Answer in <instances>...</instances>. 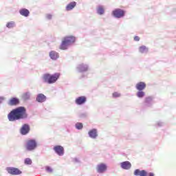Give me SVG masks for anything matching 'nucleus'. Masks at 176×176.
<instances>
[{
  "label": "nucleus",
  "mask_w": 176,
  "mask_h": 176,
  "mask_svg": "<svg viewBox=\"0 0 176 176\" xmlns=\"http://www.w3.org/2000/svg\"><path fill=\"white\" fill-rule=\"evenodd\" d=\"M27 109L24 107H19L12 109L8 115V119L10 122H16L21 119H27Z\"/></svg>",
  "instance_id": "nucleus-1"
},
{
  "label": "nucleus",
  "mask_w": 176,
  "mask_h": 176,
  "mask_svg": "<svg viewBox=\"0 0 176 176\" xmlns=\"http://www.w3.org/2000/svg\"><path fill=\"white\" fill-rule=\"evenodd\" d=\"M58 78H60V73H55L52 75L50 74H45L43 76V80L45 83L52 85V83H56Z\"/></svg>",
  "instance_id": "nucleus-2"
},
{
  "label": "nucleus",
  "mask_w": 176,
  "mask_h": 176,
  "mask_svg": "<svg viewBox=\"0 0 176 176\" xmlns=\"http://www.w3.org/2000/svg\"><path fill=\"white\" fill-rule=\"evenodd\" d=\"M38 146V142L34 139H30L26 141L25 148L29 151H34Z\"/></svg>",
  "instance_id": "nucleus-3"
},
{
  "label": "nucleus",
  "mask_w": 176,
  "mask_h": 176,
  "mask_svg": "<svg viewBox=\"0 0 176 176\" xmlns=\"http://www.w3.org/2000/svg\"><path fill=\"white\" fill-rule=\"evenodd\" d=\"M126 12L120 8H117L112 12L113 16L117 19H121L124 17Z\"/></svg>",
  "instance_id": "nucleus-4"
},
{
  "label": "nucleus",
  "mask_w": 176,
  "mask_h": 176,
  "mask_svg": "<svg viewBox=\"0 0 176 176\" xmlns=\"http://www.w3.org/2000/svg\"><path fill=\"white\" fill-rule=\"evenodd\" d=\"M7 171L8 174H11V175H20L21 174V170H20L17 168H7Z\"/></svg>",
  "instance_id": "nucleus-5"
},
{
  "label": "nucleus",
  "mask_w": 176,
  "mask_h": 176,
  "mask_svg": "<svg viewBox=\"0 0 176 176\" xmlns=\"http://www.w3.org/2000/svg\"><path fill=\"white\" fill-rule=\"evenodd\" d=\"M30 125L28 124H24L20 129V133L22 135H27L30 133Z\"/></svg>",
  "instance_id": "nucleus-6"
},
{
  "label": "nucleus",
  "mask_w": 176,
  "mask_h": 176,
  "mask_svg": "<svg viewBox=\"0 0 176 176\" xmlns=\"http://www.w3.org/2000/svg\"><path fill=\"white\" fill-rule=\"evenodd\" d=\"M19 104L20 100L17 98H11L8 102V104L10 105V107H15Z\"/></svg>",
  "instance_id": "nucleus-7"
},
{
  "label": "nucleus",
  "mask_w": 176,
  "mask_h": 176,
  "mask_svg": "<svg viewBox=\"0 0 176 176\" xmlns=\"http://www.w3.org/2000/svg\"><path fill=\"white\" fill-rule=\"evenodd\" d=\"M107 168H108V166H107V164L104 163L98 164L96 167L97 171L100 174L102 173H105V171L107 170Z\"/></svg>",
  "instance_id": "nucleus-8"
},
{
  "label": "nucleus",
  "mask_w": 176,
  "mask_h": 176,
  "mask_svg": "<svg viewBox=\"0 0 176 176\" xmlns=\"http://www.w3.org/2000/svg\"><path fill=\"white\" fill-rule=\"evenodd\" d=\"M63 40L65 41L69 45H72V43H75V41H76V38L74 36H67L64 37Z\"/></svg>",
  "instance_id": "nucleus-9"
},
{
  "label": "nucleus",
  "mask_w": 176,
  "mask_h": 176,
  "mask_svg": "<svg viewBox=\"0 0 176 176\" xmlns=\"http://www.w3.org/2000/svg\"><path fill=\"white\" fill-rule=\"evenodd\" d=\"M54 151L59 156H63L64 155V147L63 146H55L54 147Z\"/></svg>",
  "instance_id": "nucleus-10"
},
{
  "label": "nucleus",
  "mask_w": 176,
  "mask_h": 176,
  "mask_svg": "<svg viewBox=\"0 0 176 176\" xmlns=\"http://www.w3.org/2000/svg\"><path fill=\"white\" fill-rule=\"evenodd\" d=\"M87 100L86 96H80L76 99L75 102L77 105H82L86 102Z\"/></svg>",
  "instance_id": "nucleus-11"
},
{
  "label": "nucleus",
  "mask_w": 176,
  "mask_h": 176,
  "mask_svg": "<svg viewBox=\"0 0 176 176\" xmlns=\"http://www.w3.org/2000/svg\"><path fill=\"white\" fill-rule=\"evenodd\" d=\"M120 166L124 170H129L131 168V163L129 161L121 162Z\"/></svg>",
  "instance_id": "nucleus-12"
},
{
  "label": "nucleus",
  "mask_w": 176,
  "mask_h": 176,
  "mask_svg": "<svg viewBox=\"0 0 176 176\" xmlns=\"http://www.w3.org/2000/svg\"><path fill=\"white\" fill-rule=\"evenodd\" d=\"M135 87H136L137 90H139V91H141L146 87V84L144 82H140L136 84Z\"/></svg>",
  "instance_id": "nucleus-13"
},
{
  "label": "nucleus",
  "mask_w": 176,
  "mask_h": 176,
  "mask_svg": "<svg viewBox=\"0 0 176 176\" xmlns=\"http://www.w3.org/2000/svg\"><path fill=\"white\" fill-rule=\"evenodd\" d=\"M133 174L137 176H146L148 173H146L145 170H140V169H136Z\"/></svg>",
  "instance_id": "nucleus-14"
},
{
  "label": "nucleus",
  "mask_w": 176,
  "mask_h": 176,
  "mask_svg": "<svg viewBox=\"0 0 176 176\" xmlns=\"http://www.w3.org/2000/svg\"><path fill=\"white\" fill-rule=\"evenodd\" d=\"M88 134L91 138H97L98 135V134L97 133V129H96L90 130Z\"/></svg>",
  "instance_id": "nucleus-15"
},
{
  "label": "nucleus",
  "mask_w": 176,
  "mask_h": 176,
  "mask_svg": "<svg viewBox=\"0 0 176 176\" xmlns=\"http://www.w3.org/2000/svg\"><path fill=\"white\" fill-rule=\"evenodd\" d=\"M19 13L21 16H24V17H28L30 16V10L26 8L21 9Z\"/></svg>",
  "instance_id": "nucleus-16"
},
{
  "label": "nucleus",
  "mask_w": 176,
  "mask_h": 176,
  "mask_svg": "<svg viewBox=\"0 0 176 176\" xmlns=\"http://www.w3.org/2000/svg\"><path fill=\"white\" fill-rule=\"evenodd\" d=\"M36 101L38 102H45L46 101V96L43 94H39L36 97Z\"/></svg>",
  "instance_id": "nucleus-17"
},
{
  "label": "nucleus",
  "mask_w": 176,
  "mask_h": 176,
  "mask_svg": "<svg viewBox=\"0 0 176 176\" xmlns=\"http://www.w3.org/2000/svg\"><path fill=\"white\" fill-rule=\"evenodd\" d=\"M75 6H76V2L75 1L71 2L66 6V10L67 12H69V10H72V9L75 8Z\"/></svg>",
  "instance_id": "nucleus-18"
},
{
  "label": "nucleus",
  "mask_w": 176,
  "mask_h": 176,
  "mask_svg": "<svg viewBox=\"0 0 176 176\" xmlns=\"http://www.w3.org/2000/svg\"><path fill=\"white\" fill-rule=\"evenodd\" d=\"M50 57L52 60H57V58H58V53L55 51H51L50 52Z\"/></svg>",
  "instance_id": "nucleus-19"
},
{
  "label": "nucleus",
  "mask_w": 176,
  "mask_h": 176,
  "mask_svg": "<svg viewBox=\"0 0 176 176\" xmlns=\"http://www.w3.org/2000/svg\"><path fill=\"white\" fill-rule=\"evenodd\" d=\"M68 46L69 45L63 40L59 48L60 50H67V49H68Z\"/></svg>",
  "instance_id": "nucleus-20"
},
{
  "label": "nucleus",
  "mask_w": 176,
  "mask_h": 176,
  "mask_svg": "<svg viewBox=\"0 0 176 176\" xmlns=\"http://www.w3.org/2000/svg\"><path fill=\"white\" fill-rule=\"evenodd\" d=\"M139 52L140 53H147L148 48L146 46L142 45L139 47Z\"/></svg>",
  "instance_id": "nucleus-21"
},
{
  "label": "nucleus",
  "mask_w": 176,
  "mask_h": 176,
  "mask_svg": "<svg viewBox=\"0 0 176 176\" xmlns=\"http://www.w3.org/2000/svg\"><path fill=\"white\" fill-rule=\"evenodd\" d=\"M30 92H26L22 95V98L23 100H30Z\"/></svg>",
  "instance_id": "nucleus-22"
},
{
  "label": "nucleus",
  "mask_w": 176,
  "mask_h": 176,
  "mask_svg": "<svg viewBox=\"0 0 176 176\" xmlns=\"http://www.w3.org/2000/svg\"><path fill=\"white\" fill-rule=\"evenodd\" d=\"M97 12H98V14H104V7L99 6L98 8Z\"/></svg>",
  "instance_id": "nucleus-23"
},
{
  "label": "nucleus",
  "mask_w": 176,
  "mask_h": 176,
  "mask_svg": "<svg viewBox=\"0 0 176 176\" xmlns=\"http://www.w3.org/2000/svg\"><path fill=\"white\" fill-rule=\"evenodd\" d=\"M14 25H15L14 21L8 22L6 24L7 28H13V27H14Z\"/></svg>",
  "instance_id": "nucleus-24"
},
{
  "label": "nucleus",
  "mask_w": 176,
  "mask_h": 176,
  "mask_svg": "<svg viewBox=\"0 0 176 176\" xmlns=\"http://www.w3.org/2000/svg\"><path fill=\"white\" fill-rule=\"evenodd\" d=\"M144 96H145V92L142 91H139L137 93V97H138L139 98H142V97H144Z\"/></svg>",
  "instance_id": "nucleus-25"
},
{
  "label": "nucleus",
  "mask_w": 176,
  "mask_h": 176,
  "mask_svg": "<svg viewBox=\"0 0 176 176\" xmlns=\"http://www.w3.org/2000/svg\"><path fill=\"white\" fill-rule=\"evenodd\" d=\"M76 128L78 130H82L83 129V124L80 123V122H78L76 124Z\"/></svg>",
  "instance_id": "nucleus-26"
},
{
  "label": "nucleus",
  "mask_w": 176,
  "mask_h": 176,
  "mask_svg": "<svg viewBox=\"0 0 176 176\" xmlns=\"http://www.w3.org/2000/svg\"><path fill=\"white\" fill-rule=\"evenodd\" d=\"M32 164V160L30 158H26L25 160V164Z\"/></svg>",
  "instance_id": "nucleus-27"
},
{
  "label": "nucleus",
  "mask_w": 176,
  "mask_h": 176,
  "mask_svg": "<svg viewBox=\"0 0 176 176\" xmlns=\"http://www.w3.org/2000/svg\"><path fill=\"white\" fill-rule=\"evenodd\" d=\"M152 101V97H147L145 98V102L146 104H148V102H151Z\"/></svg>",
  "instance_id": "nucleus-28"
},
{
  "label": "nucleus",
  "mask_w": 176,
  "mask_h": 176,
  "mask_svg": "<svg viewBox=\"0 0 176 176\" xmlns=\"http://www.w3.org/2000/svg\"><path fill=\"white\" fill-rule=\"evenodd\" d=\"M113 97L114 98L120 97V94H119V92H114L113 93Z\"/></svg>",
  "instance_id": "nucleus-29"
},
{
  "label": "nucleus",
  "mask_w": 176,
  "mask_h": 176,
  "mask_svg": "<svg viewBox=\"0 0 176 176\" xmlns=\"http://www.w3.org/2000/svg\"><path fill=\"white\" fill-rule=\"evenodd\" d=\"M80 69L81 71H86V70L87 69V67L86 66H83V65H81L80 66Z\"/></svg>",
  "instance_id": "nucleus-30"
},
{
  "label": "nucleus",
  "mask_w": 176,
  "mask_h": 176,
  "mask_svg": "<svg viewBox=\"0 0 176 176\" xmlns=\"http://www.w3.org/2000/svg\"><path fill=\"white\" fill-rule=\"evenodd\" d=\"M46 170H47L48 173H53V169H52V168L50 167V166H47V167H46Z\"/></svg>",
  "instance_id": "nucleus-31"
},
{
  "label": "nucleus",
  "mask_w": 176,
  "mask_h": 176,
  "mask_svg": "<svg viewBox=\"0 0 176 176\" xmlns=\"http://www.w3.org/2000/svg\"><path fill=\"white\" fill-rule=\"evenodd\" d=\"M134 41H135L136 42L140 41V36H135L134 37Z\"/></svg>",
  "instance_id": "nucleus-32"
},
{
  "label": "nucleus",
  "mask_w": 176,
  "mask_h": 176,
  "mask_svg": "<svg viewBox=\"0 0 176 176\" xmlns=\"http://www.w3.org/2000/svg\"><path fill=\"white\" fill-rule=\"evenodd\" d=\"M47 19H48V20H50L52 19V14H47Z\"/></svg>",
  "instance_id": "nucleus-33"
},
{
  "label": "nucleus",
  "mask_w": 176,
  "mask_h": 176,
  "mask_svg": "<svg viewBox=\"0 0 176 176\" xmlns=\"http://www.w3.org/2000/svg\"><path fill=\"white\" fill-rule=\"evenodd\" d=\"M3 99L0 98V102L3 100Z\"/></svg>",
  "instance_id": "nucleus-34"
}]
</instances>
